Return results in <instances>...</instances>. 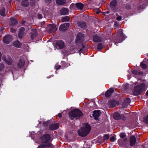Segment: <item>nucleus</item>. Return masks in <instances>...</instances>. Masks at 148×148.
<instances>
[{
    "mask_svg": "<svg viewBox=\"0 0 148 148\" xmlns=\"http://www.w3.org/2000/svg\"><path fill=\"white\" fill-rule=\"evenodd\" d=\"M50 137L48 134L43 136L40 139L41 145L38 148H54L53 145L49 142Z\"/></svg>",
    "mask_w": 148,
    "mask_h": 148,
    "instance_id": "obj_1",
    "label": "nucleus"
},
{
    "mask_svg": "<svg viewBox=\"0 0 148 148\" xmlns=\"http://www.w3.org/2000/svg\"><path fill=\"white\" fill-rule=\"evenodd\" d=\"M90 130V127L89 125L87 124H85L82 128L78 130V132L80 136L84 137L89 134Z\"/></svg>",
    "mask_w": 148,
    "mask_h": 148,
    "instance_id": "obj_2",
    "label": "nucleus"
},
{
    "mask_svg": "<svg viewBox=\"0 0 148 148\" xmlns=\"http://www.w3.org/2000/svg\"><path fill=\"white\" fill-rule=\"evenodd\" d=\"M83 114L80 110L78 109L73 110L69 113V117L71 119L74 118H78L82 116Z\"/></svg>",
    "mask_w": 148,
    "mask_h": 148,
    "instance_id": "obj_3",
    "label": "nucleus"
},
{
    "mask_svg": "<svg viewBox=\"0 0 148 148\" xmlns=\"http://www.w3.org/2000/svg\"><path fill=\"white\" fill-rule=\"evenodd\" d=\"M145 85L142 84L135 87L133 92V94L135 95H139L141 92L145 90Z\"/></svg>",
    "mask_w": 148,
    "mask_h": 148,
    "instance_id": "obj_4",
    "label": "nucleus"
},
{
    "mask_svg": "<svg viewBox=\"0 0 148 148\" xmlns=\"http://www.w3.org/2000/svg\"><path fill=\"white\" fill-rule=\"evenodd\" d=\"M57 29V27L55 24L49 25L47 28V30L49 33H53L56 31Z\"/></svg>",
    "mask_w": 148,
    "mask_h": 148,
    "instance_id": "obj_5",
    "label": "nucleus"
},
{
    "mask_svg": "<svg viewBox=\"0 0 148 148\" xmlns=\"http://www.w3.org/2000/svg\"><path fill=\"white\" fill-rule=\"evenodd\" d=\"M2 60L8 65H10L12 63V59L10 56L6 58L5 56H3L2 57Z\"/></svg>",
    "mask_w": 148,
    "mask_h": 148,
    "instance_id": "obj_6",
    "label": "nucleus"
},
{
    "mask_svg": "<svg viewBox=\"0 0 148 148\" xmlns=\"http://www.w3.org/2000/svg\"><path fill=\"white\" fill-rule=\"evenodd\" d=\"M69 23H64L60 25L59 29L61 31L64 32L67 29V28L69 27Z\"/></svg>",
    "mask_w": 148,
    "mask_h": 148,
    "instance_id": "obj_7",
    "label": "nucleus"
},
{
    "mask_svg": "<svg viewBox=\"0 0 148 148\" xmlns=\"http://www.w3.org/2000/svg\"><path fill=\"white\" fill-rule=\"evenodd\" d=\"M12 40V37L11 35H7L3 37V41L4 43L8 44Z\"/></svg>",
    "mask_w": 148,
    "mask_h": 148,
    "instance_id": "obj_8",
    "label": "nucleus"
},
{
    "mask_svg": "<svg viewBox=\"0 0 148 148\" xmlns=\"http://www.w3.org/2000/svg\"><path fill=\"white\" fill-rule=\"evenodd\" d=\"M118 103L115 100L113 99L109 101L108 103L109 106L110 108L114 107L116 106V104Z\"/></svg>",
    "mask_w": 148,
    "mask_h": 148,
    "instance_id": "obj_9",
    "label": "nucleus"
},
{
    "mask_svg": "<svg viewBox=\"0 0 148 148\" xmlns=\"http://www.w3.org/2000/svg\"><path fill=\"white\" fill-rule=\"evenodd\" d=\"M83 38L84 36L83 34L81 33H79L77 36L75 42H80L83 40Z\"/></svg>",
    "mask_w": 148,
    "mask_h": 148,
    "instance_id": "obj_10",
    "label": "nucleus"
},
{
    "mask_svg": "<svg viewBox=\"0 0 148 148\" xmlns=\"http://www.w3.org/2000/svg\"><path fill=\"white\" fill-rule=\"evenodd\" d=\"M101 112L99 110H95L93 112V116L95 119H97L100 116Z\"/></svg>",
    "mask_w": 148,
    "mask_h": 148,
    "instance_id": "obj_11",
    "label": "nucleus"
},
{
    "mask_svg": "<svg viewBox=\"0 0 148 148\" xmlns=\"http://www.w3.org/2000/svg\"><path fill=\"white\" fill-rule=\"evenodd\" d=\"M31 37L32 39H34L37 35V30L36 29H33L32 30L31 33Z\"/></svg>",
    "mask_w": 148,
    "mask_h": 148,
    "instance_id": "obj_12",
    "label": "nucleus"
},
{
    "mask_svg": "<svg viewBox=\"0 0 148 148\" xmlns=\"http://www.w3.org/2000/svg\"><path fill=\"white\" fill-rule=\"evenodd\" d=\"M130 102L131 101L130 98H126L123 104V107L124 108H126L127 106L130 104Z\"/></svg>",
    "mask_w": 148,
    "mask_h": 148,
    "instance_id": "obj_13",
    "label": "nucleus"
},
{
    "mask_svg": "<svg viewBox=\"0 0 148 148\" xmlns=\"http://www.w3.org/2000/svg\"><path fill=\"white\" fill-rule=\"evenodd\" d=\"M60 12L61 15H64L68 14L69 10L67 9L63 8L60 10Z\"/></svg>",
    "mask_w": 148,
    "mask_h": 148,
    "instance_id": "obj_14",
    "label": "nucleus"
},
{
    "mask_svg": "<svg viewBox=\"0 0 148 148\" xmlns=\"http://www.w3.org/2000/svg\"><path fill=\"white\" fill-rule=\"evenodd\" d=\"M59 127V124L58 123L51 124L49 126V129L51 130H56Z\"/></svg>",
    "mask_w": 148,
    "mask_h": 148,
    "instance_id": "obj_15",
    "label": "nucleus"
},
{
    "mask_svg": "<svg viewBox=\"0 0 148 148\" xmlns=\"http://www.w3.org/2000/svg\"><path fill=\"white\" fill-rule=\"evenodd\" d=\"M114 90L113 88H111L107 91L106 92L105 96L106 97H109L110 96L112 93L114 92Z\"/></svg>",
    "mask_w": 148,
    "mask_h": 148,
    "instance_id": "obj_16",
    "label": "nucleus"
},
{
    "mask_svg": "<svg viewBox=\"0 0 148 148\" xmlns=\"http://www.w3.org/2000/svg\"><path fill=\"white\" fill-rule=\"evenodd\" d=\"M57 46H58L59 48L62 49L64 47V42L61 40L58 41L56 43Z\"/></svg>",
    "mask_w": 148,
    "mask_h": 148,
    "instance_id": "obj_17",
    "label": "nucleus"
},
{
    "mask_svg": "<svg viewBox=\"0 0 148 148\" xmlns=\"http://www.w3.org/2000/svg\"><path fill=\"white\" fill-rule=\"evenodd\" d=\"M130 145L133 146L136 143V138L134 136H132L130 138Z\"/></svg>",
    "mask_w": 148,
    "mask_h": 148,
    "instance_id": "obj_18",
    "label": "nucleus"
},
{
    "mask_svg": "<svg viewBox=\"0 0 148 148\" xmlns=\"http://www.w3.org/2000/svg\"><path fill=\"white\" fill-rule=\"evenodd\" d=\"M21 45V43L18 40H16L13 43V46L17 48L20 47Z\"/></svg>",
    "mask_w": 148,
    "mask_h": 148,
    "instance_id": "obj_19",
    "label": "nucleus"
},
{
    "mask_svg": "<svg viewBox=\"0 0 148 148\" xmlns=\"http://www.w3.org/2000/svg\"><path fill=\"white\" fill-rule=\"evenodd\" d=\"M57 4L59 5H63L66 3V0H56Z\"/></svg>",
    "mask_w": 148,
    "mask_h": 148,
    "instance_id": "obj_20",
    "label": "nucleus"
},
{
    "mask_svg": "<svg viewBox=\"0 0 148 148\" xmlns=\"http://www.w3.org/2000/svg\"><path fill=\"white\" fill-rule=\"evenodd\" d=\"M7 14V13L5 12V10L4 8H2L0 9V15L4 16Z\"/></svg>",
    "mask_w": 148,
    "mask_h": 148,
    "instance_id": "obj_21",
    "label": "nucleus"
},
{
    "mask_svg": "<svg viewBox=\"0 0 148 148\" xmlns=\"http://www.w3.org/2000/svg\"><path fill=\"white\" fill-rule=\"evenodd\" d=\"M93 40L95 42H99L101 41V38L100 37L95 35L93 37Z\"/></svg>",
    "mask_w": 148,
    "mask_h": 148,
    "instance_id": "obj_22",
    "label": "nucleus"
},
{
    "mask_svg": "<svg viewBox=\"0 0 148 148\" xmlns=\"http://www.w3.org/2000/svg\"><path fill=\"white\" fill-rule=\"evenodd\" d=\"M17 19L14 18H11L10 19V24L11 26L15 25L17 23Z\"/></svg>",
    "mask_w": 148,
    "mask_h": 148,
    "instance_id": "obj_23",
    "label": "nucleus"
},
{
    "mask_svg": "<svg viewBox=\"0 0 148 148\" xmlns=\"http://www.w3.org/2000/svg\"><path fill=\"white\" fill-rule=\"evenodd\" d=\"M25 64V61L23 60L20 59L18 64V66L19 68L23 67Z\"/></svg>",
    "mask_w": 148,
    "mask_h": 148,
    "instance_id": "obj_24",
    "label": "nucleus"
},
{
    "mask_svg": "<svg viewBox=\"0 0 148 148\" xmlns=\"http://www.w3.org/2000/svg\"><path fill=\"white\" fill-rule=\"evenodd\" d=\"M28 0H23L21 4L22 6L25 7H27L29 5V2L27 1Z\"/></svg>",
    "mask_w": 148,
    "mask_h": 148,
    "instance_id": "obj_25",
    "label": "nucleus"
},
{
    "mask_svg": "<svg viewBox=\"0 0 148 148\" xmlns=\"http://www.w3.org/2000/svg\"><path fill=\"white\" fill-rule=\"evenodd\" d=\"M76 5L77 7L80 10H82L83 7L84 5L83 4L81 3H77L76 4Z\"/></svg>",
    "mask_w": 148,
    "mask_h": 148,
    "instance_id": "obj_26",
    "label": "nucleus"
},
{
    "mask_svg": "<svg viewBox=\"0 0 148 148\" xmlns=\"http://www.w3.org/2000/svg\"><path fill=\"white\" fill-rule=\"evenodd\" d=\"M78 26L80 27H84L86 26V23L84 22H79L77 23Z\"/></svg>",
    "mask_w": 148,
    "mask_h": 148,
    "instance_id": "obj_27",
    "label": "nucleus"
},
{
    "mask_svg": "<svg viewBox=\"0 0 148 148\" xmlns=\"http://www.w3.org/2000/svg\"><path fill=\"white\" fill-rule=\"evenodd\" d=\"M123 30L121 29H120L117 32V34L119 35L121 38H122L124 37V35L122 33Z\"/></svg>",
    "mask_w": 148,
    "mask_h": 148,
    "instance_id": "obj_28",
    "label": "nucleus"
},
{
    "mask_svg": "<svg viewBox=\"0 0 148 148\" xmlns=\"http://www.w3.org/2000/svg\"><path fill=\"white\" fill-rule=\"evenodd\" d=\"M114 118L115 119L118 120L120 118V114L118 113H115L113 116Z\"/></svg>",
    "mask_w": 148,
    "mask_h": 148,
    "instance_id": "obj_29",
    "label": "nucleus"
},
{
    "mask_svg": "<svg viewBox=\"0 0 148 148\" xmlns=\"http://www.w3.org/2000/svg\"><path fill=\"white\" fill-rule=\"evenodd\" d=\"M69 20V18L68 16L63 17L61 21L62 22H64L65 21H68Z\"/></svg>",
    "mask_w": 148,
    "mask_h": 148,
    "instance_id": "obj_30",
    "label": "nucleus"
},
{
    "mask_svg": "<svg viewBox=\"0 0 148 148\" xmlns=\"http://www.w3.org/2000/svg\"><path fill=\"white\" fill-rule=\"evenodd\" d=\"M117 3V1L116 0H114L112 1L110 3V6L112 7L116 5Z\"/></svg>",
    "mask_w": 148,
    "mask_h": 148,
    "instance_id": "obj_31",
    "label": "nucleus"
},
{
    "mask_svg": "<svg viewBox=\"0 0 148 148\" xmlns=\"http://www.w3.org/2000/svg\"><path fill=\"white\" fill-rule=\"evenodd\" d=\"M103 48V45L101 43H99L98 44L97 48L98 49H102Z\"/></svg>",
    "mask_w": 148,
    "mask_h": 148,
    "instance_id": "obj_32",
    "label": "nucleus"
},
{
    "mask_svg": "<svg viewBox=\"0 0 148 148\" xmlns=\"http://www.w3.org/2000/svg\"><path fill=\"white\" fill-rule=\"evenodd\" d=\"M140 66L142 68L144 69L146 68L147 67V65L143 62H141V63Z\"/></svg>",
    "mask_w": 148,
    "mask_h": 148,
    "instance_id": "obj_33",
    "label": "nucleus"
},
{
    "mask_svg": "<svg viewBox=\"0 0 148 148\" xmlns=\"http://www.w3.org/2000/svg\"><path fill=\"white\" fill-rule=\"evenodd\" d=\"M144 121L145 123L148 124V114L147 116L144 117Z\"/></svg>",
    "mask_w": 148,
    "mask_h": 148,
    "instance_id": "obj_34",
    "label": "nucleus"
},
{
    "mask_svg": "<svg viewBox=\"0 0 148 148\" xmlns=\"http://www.w3.org/2000/svg\"><path fill=\"white\" fill-rule=\"evenodd\" d=\"M24 33L19 32L18 34V37L19 38H21L24 35Z\"/></svg>",
    "mask_w": 148,
    "mask_h": 148,
    "instance_id": "obj_35",
    "label": "nucleus"
},
{
    "mask_svg": "<svg viewBox=\"0 0 148 148\" xmlns=\"http://www.w3.org/2000/svg\"><path fill=\"white\" fill-rule=\"evenodd\" d=\"M120 136L121 138H124L126 137V135L124 133H121L120 134Z\"/></svg>",
    "mask_w": 148,
    "mask_h": 148,
    "instance_id": "obj_36",
    "label": "nucleus"
},
{
    "mask_svg": "<svg viewBox=\"0 0 148 148\" xmlns=\"http://www.w3.org/2000/svg\"><path fill=\"white\" fill-rule=\"evenodd\" d=\"M49 122V121H47L44 122L43 124V126L45 127L47 126L48 125Z\"/></svg>",
    "mask_w": 148,
    "mask_h": 148,
    "instance_id": "obj_37",
    "label": "nucleus"
},
{
    "mask_svg": "<svg viewBox=\"0 0 148 148\" xmlns=\"http://www.w3.org/2000/svg\"><path fill=\"white\" fill-rule=\"evenodd\" d=\"M109 136L108 134H106L104 136L103 138L104 140H107L109 138Z\"/></svg>",
    "mask_w": 148,
    "mask_h": 148,
    "instance_id": "obj_38",
    "label": "nucleus"
},
{
    "mask_svg": "<svg viewBox=\"0 0 148 148\" xmlns=\"http://www.w3.org/2000/svg\"><path fill=\"white\" fill-rule=\"evenodd\" d=\"M4 66L3 64L1 63H0V71L2 70L4 68Z\"/></svg>",
    "mask_w": 148,
    "mask_h": 148,
    "instance_id": "obj_39",
    "label": "nucleus"
},
{
    "mask_svg": "<svg viewBox=\"0 0 148 148\" xmlns=\"http://www.w3.org/2000/svg\"><path fill=\"white\" fill-rule=\"evenodd\" d=\"M25 28L24 27H21L20 28L19 32H23V31H25Z\"/></svg>",
    "mask_w": 148,
    "mask_h": 148,
    "instance_id": "obj_40",
    "label": "nucleus"
},
{
    "mask_svg": "<svg viewBox=\"0 0 148 148\" xmlns=\"http://www.w3.org/2000/svg\"><path fill=\"white\" fill-rule=\"evenodd\" d=\"M110 140L112 142H114L115 140V138L114 136H112L110 138Z\"/></svg>",
    "mask_w": 148,
    "mask_h": 148,
    "instance_id": "obj_41",
    "label": "nucleus"
},
{
    "mask_svg": "<svg viewBox=\"0 0 148 148\" xmlns=\"http://www.w3.org/2000/svg\"><path fill=\"white\" fill-rule=\"evenodd\" d=\"M52 0H45L46 3L49 4L51 2Z\"/></svg>",
    "mask_w": 148,
    "mask_h": 148,
    "instance_id": "obj_42",
    "label": "nucleus"
},
{
    "mask_svg": "<svg viewBox=\"0 0 148 148\" xmlns=\"http://www.w3.org/2000/svg\"><path fill=\"white\" fill-rule=\"evenodd\" d=\"M132 73L136 75L138 74V71L136 70H133L132 71Z\"/></svg>",
    "mask_w": 148,
    "mask_h": 148,
    "instance_id": "obj_43",
    "label": "nucleus"
},
{
    "mask_svg": "<svg viewBox=\"0 0 148 148\" xmlns=\"http://www.w3.org/2000/svg\"><path fill=\"white\" fill-rule=\"evenodd\" d=\"M60 67V65H57L55 66V69L56 70H57L59 69Z\"/></svg>",
    "mask_w": 148,
    "mask_h": 148,
    "instance_id": "obj_44",
    "label": "nucleus"
},
{
    "mask_svg": "<svg viewBox=\"0 0 148 148\" xmlns=\"http://www.w3.org/2000/svg\"><path fill=\"white\" fill-rule=\"evenodd\" d=\"M38 17L39 19H41L42 18V15L40 14H38Z\"/></svg>",
    "mask_w": 148,
    "mask_h": 148,
    "instance_id": "obj_45",
    "label": "nucleus"
},
{
    "mask_svg": "<svg viewBox=\"0 0 148 148\" xmlns=\"http://www.w3.org/2000/svg\"><path fill=\"white\" fill-rule=\"evenodd\" d=\"M122 18L120 16H118L117 17L116 19L118 21H120L121 20Z\"/></svg>",
    "mask_w": 148,
    "mask_h": 148,
    "instance_id": "obj_46",
    "label": "nucleus"
},
{
    "mask_svg": "<svg viewBox=\"0 0 148 148\" xmlns=\"http://www.w3.org/2000/svg\"><path fill=\"white\" fill-rule=\"evenodd\" d=\"M143 74V73L142 72H141V71H140V72H139V71H138V74L139 75H142Z\"/></svg>",
    "mask_w": 148,
    "mask_h": 148,
    "instance_id": "obj_47",
    "label": "nucleus"
},
{
    "mask_svg": "<svg viewBox=\"0 0 148 148\" xmlns=\"http://www.w3.org/2000/svg\"><path fill=\"white\" fill-rule=\"evenodd\" d=\"M10 31L11 32H14L15 31V29H11L10 30Z\"/></svg>",
    "mask_w": 148,
    "mask_h": 148,
    "instance_id": "obj_48",
    "label": "nucleus"
},
{
    "mask_svg": "<svg viewBox=\"0 0 148 148\" xmlns=\"http://www.w3.org/2000/svg\"><path fill=\"white\" fill-rule=\"evenodd\" d=\"M94 104V103H93V102H91L89 104V106H91V105H92V104Z\"/></svg>",
    "mask_w": 148,
    "mask_h": 148,
    "instance_id": "obj_49",
    "label": "nucleus"
},
{
    "mask_svg": "<svg viewBox=\"0 0 148 148\" xmlns=\"http://www.w3.org/2000/svg\"><path fill=\"white\" fill-rule=\"evenodd\" d=\"M58 116L59 117H61L62 116L61 114L60 113H59Z\"/></svg>",
    "mask_w": 148,
    "mask_h": 148,
    "instance_id": "obj_50",
    "label": "nucleus"
},
{
    "mask_svg": "<svg viewBox=\"0 0 148 148\" xmlns=\"http://www.w3.org/2000/svg\"><path fill=\"white\" fill-rule=\"evenodd\" d=\"M1 53L0 52V61L1 60Z\"/></svg>",
    "mask_w": 148,
    "mask_h": 148,
    "instance_id": "obj_51",
    "label": "nucleus"
},
{
    "mask_svg": "<svg viewBox=\"0 0 148 148\" xmlns=\"http://www.w3.org/2000/svg\"><path fill=\"white\" fill-rule=\"evenodd\" d=\"M96 1H97V2L96 3H96V4H98V2L99 3V1H98L99 0H96Z\"/></svg>",
    "mask_w": 148,
    "mask_h": 148,
    "instance_id": "obj_52",
    "label": "nucleus"
},
{
    "mask_svg": "<svg viewBox=\"0 0 148 148\" xmlns=\"http://www.w3.org/2000/svg\"><path fill=\"white\" fill-rule=\"evenodd\" d=\"M100 12H101V11L100 10H99L96 13H97L98 14V13H99Z\"/></svg>",
    "mask_w": 148,
    "mask_h": 148,
    "instance_id": "obj_53",
    "label": "nucleus"
},
{
    "mask_svg": "<svg viewBox=\"0 0 148 148\" xmlns=\"http://www.w3.org/2000/svg\"><path fill=\"white\" fill-rule=\"evenodd\" d=\"M146 94L147 96H148V90Z\"/></svg>",
    "mask_w": 148,
    "mask_h": 148,
    "instance_id": "obj_54",
    "label": "nucleus"
},
{
    "mask_svg": "<svg viewBox=\"0 0 148 148\" xmlns=\"http://www.w3.org/2000/svg\"><path fill=\"white\" fill-rule=\"evenodd\" d=\"M107 12V14H108V13H109V12L108 11H107V12Z\"/></svg>",
    "mask_w": 148,
    "mask_h": 148,
    "instance_id": "obj_55",
    "label": "nucleus"
},
{
    "mask_svg": "<svg viewBox=\"0 0 148 148\" xmlns=\"http://www.w3.org/2000/svg\"><path fill=\"white\" fill-rule=\"evenodd\" d=\"M92 1L93 2H94V1L95 2V0H93Z\"/></svg>",
    "mask_w": 148,
    "mask_h": 148,
    "instance_id": "obj_56",
    "label": "nucleus"
},
{
    "mask_svg": "<svg viewBox=\"0 0 148 148\" xmlns=\"http://www.w3.org/2000/svg\"><path fill=\"white\" fill-rule=\"evenodd\" d=\"M127 140V138H125V140Z\"/></svg>",
    "mask_w": 148,
    "mask_h": 148,
    "instance_id": "obj_57",
    "label": "nucleus"
},
{
    "mask_svg": "<svg viewBox=\"0 0 148 148\" xmlns=\"http://www.w3.org/2000/svg\"><path fill=\"white\" fill-rule=\"evenodd\" d=\"M136 84V82L135 83V84Z\"/></svg>",
    "mask_w": 148,
    "mask_h": 148,
    "instance_id": "obj_58",
    "label": "nucleus"
},
{
    "mask_svg": "<svg viewBox=\"0 0 148 148\" xmlns=\"http://www.w3.org/2000/svg\"><path fill=\"white\" fill-rule=\"evenodd\" d=\"M115 44H116V42H115Z\"/></svg>",
    "mask_w": 148,
    "mask_h": 148,
    "instance_id": "obj_59",
    "label": "nucleus"
}]
</instances>
